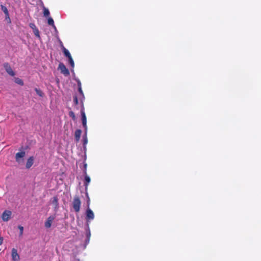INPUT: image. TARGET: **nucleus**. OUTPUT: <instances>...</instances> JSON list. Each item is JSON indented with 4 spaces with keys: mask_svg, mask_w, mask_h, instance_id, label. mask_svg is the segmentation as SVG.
<instances>
[{
    "mask_svg": "<svg viewBox=\"0 0 261 261\" xmlns=\"http://www.w3.org/2000/svg\"><path fill=\"white\" fill-rule=\"evenodd\" d=\"M86 236H87V238H88V242H89L90 238L91 236V233H90L89 228L88 227L87 232H86Z\"/></svg>",
    "mask_w": 261,
    "mask_h": 261,
    "instance_id": "21",
    "label": "nucleus"
},
{
    "mask_svg": "<svg viewBox=\"0 0 261 261\" xmlns=\"http://www.w3.org/2000/svg\"><path fill=\"white\" fill-rule=\"evenodd\" d=\"M56 218L55 215L50 216L45 221L44 223V226L46 228H49L51 227L52 222Z\"/></svg>",
    "mask_w": 261,
    "mask_h": 261,
    "instance_id": "4",
    "label": "nucleus"
},
{
    "mask_svg": "<svg viewBox=\"0 0 261 261\" xmlns=\"http://www.w3.org/2000/svg\"><path fill=\"white\" fill-rule=\"evenodd\" d=\"M4 67L7 71V72L11 76H14L15 72L12 70V68L10 66V65L8 63H5L4 64Z\"/></svg>",
    "mask_w": 261,
    "mask_h": 261,
    "instance_id": "5",
    "label": "nucleus"
},
{
    "mask_svg": "<svg viewBox=\"0 0 261 261\" xmlns=\"http://www.w3.org/2000/svg\"><path fill=\"white\" fill-rule=\"evenodd\" d=\"M89 200H90V199L88 198V204H89Z\"/></svg>",
    "mask_w": 261,
    "mask_h": 261,
    "instance_id": "32",
    "label": "nucleus"
},
{
    "mask_svg": "<svg viewBox=\"0 0 261 261\" xmlns=\"http://www.w3.org/2000/svg\"><path fill=\"white\" fill-rule=\"evenodd\" d=\"M11 212L9 211H5L2 215V219L4 221H8L11 215Z\"/></svg>",
    "mask_w": 261,
    "mask_h": 261,
    "instance_id": "7",
    "label": "nucleus"
},
{
    "mask_svg": "<svg viewBox=\"0 0 261 261\" xmlns=\"http://www.w3.org/2000/svg\"><path fill=\"white\" fill-rule=\"evenodd\" d=\"M89 242H88V238H87V240L86 241V243L88 244Z\"/></svg>",
    "mask_w": 261,
    "mask_h": 261,
    "instance_id": "31",
    "label": "nucleus"
},
{
    "mask_svg": "<svg viewBox=\"0 0 261 261\" xmlns=\"http://www.w3.org/2000/svg\"><path fill=\"white\" fill-rule=\"evenodd\" d=\"M58 199L57 197L55 196L53 198L52 203L54 205V209L56 212L57 211V210L59 208V204H58Z\"/></svg>",
    "mask_w": 261,
    "mask_h": 261,
    "instance_id": "10",
    "label": "nucleus"
},
{
    "mask_svg": "<svg viewBox=\"0 0 261 261\" xmlns=\"http://www.w3.org/2000/svg\"><path fill=\"white\" fill-rule=\"evenodd\" d=\"M43 10L44 16L45 17H48L50 14L48 9L45 8L44 6H43Z\"/></svg>",
    "mask_w": 261,
    "mask_h": 261,
    "instance_id": "16",
    "label": "nucleus"
},
{
    "mask_svg": "<svg viewBox=\"0 0 261 261\" xmlns=\"http://www.w3.org/2000/svg\"><path fill=\"white\" fill-rule=\"evenodd\" d=\"M18 228L20 230V235H22L23 231V227L21 226H19Z\"/></svg>",
    "mask_w": 261,
    "mask_h": 261,
    "instance_id": "25",
    "label": "nucleus"
},
{
    "mask_svg": "<svg viewBox=\"0 0 261 261\" xmlns=\"http://www.w3.org/2000/svg\"><path fill=\"white\" fill-rule=\"evenodd\" d=\"M33 31V32L35 34V35L38 37V38H40V35H39V31L38 30V29L37 28L34 29Z\"/></svg>",
    "mask_w": 261,
    "mask_h": 261,
    "instance_id": "19",
    "label": "nucleus"
},
{
    "mask_svg": "<svg viewBox=\"0 0 261 261\" xmlns=\"http://www.w3.org/2000/svg\"><path fill=\"white\" fill-rule=\"evenodd\" d=\"M29 26L33 30L37 28L35 24L33 23H30Z\"/></svg>",
    "mask_w": 261,
    "mask_h": 261,
    "instance_id": "24",
    "label": "nucleus"
},
{
    "mask_svg": "<svg viewBox=\"0 0 261 261\" xmlns=\"http://www.w3.org/2000/svg\"><path fill=\"white\" fill-rule=\"evenodd\" d=\"M81 134H82V131L81 129H77L75 132V134H74L75 139L77 142H78L80 140Z\"/></svg>",
    "mask_w": 261,
    "mask_h": 261,
    "instance_id": "12",
    "label": "nucleus"
},
{
    "mask_svg": "<svg viewBox=\"0 0 261 261\" xmlns=\"http://www.w3.org/2000/svg\"><path fill=\"white\" fill-rule=\"evenodd\" d=\"M73 101L76 105L78 104V100L76 96H75L73 98Z\"/></svg>",
    "mask_w": 261,
    "mask_h": 261,
    "instance_id": "27",
    "label": "nucleus"
},
{
    "mask_svg": "<svg viewBox=\"0 0 261 261\" xmlns=\"http://www.w3.org/2000/svg\"><path fill=\"white\" fill-rule=\"evenodd\" d=\"M85 184H84V185L86 187V189H87L88 184L90 182V178L89 176H88L87 175V173L85 174Z\"/></svg>",
    "mask_w": 261,
    "mask_h": 261,
    "instance_id": "14",
    "label": "nucleus"
},
{
    "mask_svg": "<svg viewBox=\"0 0 261 261\" xmlns=\"http://www.w3.org/2000/svg\"><path fill=\"white\" fill-rule=\"evenodd\" d=\"M6 19L8 21V22H11V21H9V18H8V17H7V16H6Z\"/></svg>",
    "mask_w": 261,
    "mask_h": 261,
    "instance_id": "30",
    "label": "nucleus"
},
{
    "mask_svg": "<svg viewBox=\"0 0 261 261\" xmlns=\"http://www.w3.org/2000/svg\"><path fill=\"white\" fill-rule=\"evenodd\" d=\"M34 163V158L33 156L30 157L27 162L26 164V168L29 169L33 164Z\"/></svg>",
    "mask_w": 261,
    "mask_h": 261,
    "instance_id": "11",
    "label": "nucleus"
},
{
    "mask_svg": "<svg viewBox=\"0 0 261 261\" xmlns=\"http://www.w3.org/2000/svg\"><path fill=\"white\" fill-rule=\"evenodd\" d=\"M59 68L60 69L61 73L65 75H68L69 74L68 70L63 63L59 64Z\"/></svg>",
    "mask_w": 261,
    "mask_h": 261,
    "instance_id": "6",
    "label": "nucleus"
},
{
    "mask_svg": "<svg viewBox=\"0 0 261 261\" xmlns=\"http://www.w3.org/2000/svg\"><path fill=\"white\" fill-rule=\"evenodd\" d=\"M25 153L24 151H21L17 152L15 155L16 161L19 164L23 162L22 158L25 156Z\"/></svg>",
    "mask_w": 261,
    "mask_h": 261,
    "instance_id": "3",
    "label": "nucleus"
},
{
    "mask_svg": "<svg viewBox=\"0 0 261 261\" xmlns=\"http://www.w3.org/2000/svg\"><path fill=\"white\" fill-rule=\"evenodd\" d=\"M47 22L49 25L52 26L55 29V30H56V27L54 24V20L51 17H48Z\"/></svg>",
    "mask_w": 261,
    "mask_h": 261,
    "instance_id": "15",
    "label": "nucleus"
},
{
    "mask_svg": "<svg viewBox=\"0 0 261 261\" xmlns=\"http://www.w3.org/2000/svg\"><path fill=\"white\" fill-rule=\"evenodd\" d=\"M63 50L64 55L67 58H69L71 57V56L69 51L67 49H66L64 46H63Z\"/></svg>",
    "mask_w": 261,
    "mask_h": 261,
    "instance_id": "17",
    "label": "nucleus"
},
{
    "mask_svg": "<svg viewBox=\"0 0 261 261\" xmlns=\"http://www.w3.org/2000/svg\"><path fill=\"white\" fill-rule=\"evenodd\" d=\"M81 115H82V121L83 125L85 128V135L84 136V141H83V145L84 147L85 148L86 145L88 143V139L87 137V120L85 113L83 109L81 110Z\"/></svg>",
    "mask_w": 261,
    "mask_h": 261,
    "instance_id": "1",
    "label": "nucleus"
},
{
    "mask_svg": "<svg viewBox=\"0 0 261 261\" xmlns=\"http://www.w3.org/2000/svg\"><path fill=\"white\" fill-rule=\"evenodd\" d=\"M69 115L70 117H71L72 118L73 120H75V116L74 115V113L72 111H70L69 113Z\"/></svg>",
    "mask_w": 261,
    "mask_h": 261,
    "instance_id": "23",
    "label": "nucleus"
},
{
    "mask_svg": "<svg viewBox=\"0 0 261 261\" xmlns=\"http://www.w3.org/2000/svg\"><path fill=\"white\" fill-rule=\"evenodd\" d=\"M68 60H69V63L70 64L72 68H73L74 66V62H73V60L72 57L68 58Z\"/></svg>",
    "mask_w": 261,
    "mask_h": 261,
    "instance_id": "22",
    "label": "nucleus"
},
{
    "mask_svg": "<svg viewBox=\"0 0 261 261\" xmlns=\"http://www.w3.org/2000/svg\"><path fill=\"white\" fill-rule=\"evenodd\" d=\"M35 90L38 95H39L41 97L43 96V93L41 90L38 89L37 88H35Z\"/></svg>",
    "mask_w": 261,
    "mask_h": 261,
    "instance_id": "20",
    "label": "nucleus"
},
{
    "mask_svg": "<svg viewBox=\"0 0 261 261\" xmlns=\"http://www.w3.org/2000/svg\"><path fill=\"white\" fill-rule=\"evenodd\" d=\"M86 217L89 220H93L94 218V215L92 211L88 208L86 211Z\"/></svg>",
    "mask_w": 261,
    "mask_h": 261,
    "instance_id": "9",
    "label": "nucleus"
},
{
    "mask_svg": "<svg viewBox=\"0 0 261 261\" xmlns=\"http://www.w3.org/2000/svg\"><path fill=\"white\" fill-rule=\"evenodd\" d=\"M12 257L14 261H18L19 259V256L17 253V250L13 248L12 250Z\"/></svg>",
    "mask_w": 261,
    "mask_h": 261,
    "instance_id": "8",
    "label": "nucleus"
},
{
    "mask_svg": "<svg viewBox=\"0 0 261 261\" xmlns=\"http://www.w3.org/2000/svg\"><path fill=\"white\" fill-rule=\"evenodd\" d=\"M15 82L20 85H23V82L22 80L19 78H15Z\"/></svg>",
    "mask_w": 261,
    "mask_h": 261,
    "instance_id": "18",
    "label": "nucleus"
},
{
    "mask_svg": "<svg viewBox=\"0 0 261 261\" xmlns=\"http://www.w3.org/2000/svg\"><path fill=\"white\" fill-rule=\"evenodd\" d=\"M78 89H79V92L80 93V94L83 96L84 95V94H83V91L82 90V87H78Z\"/></svg>",
    "mask_w": 261,
    "mask_h": 261,
    "instance_id": "26",
    "label": "nucleus"
},
{
    "mask_svg": "<svg viewBox=\"0 0 261 261\" xmlns=\"http://www.w3.org/2000/svg\"><path fill=\"white\" fill-rule=\"evenodd\" d=\"M1 9H2V10L5 14V15L7 16V17H8L9 18V21H10V18L9 15V12H8L7 8L6 7L4 6L3 5H1Z\"/></svg>",
    "mask_w": 261,
    "mask_h": 261,
    "instance_id": "13",
    "label": "nucleus"
},
{
    "mask_svg": "<svg viewBox=\"0 0 261 261\" xmlns=\"http://www.w3.org/2000/svg\"><path fill=\"white\" fill-rule=\"evenodd\" d=\"M81 205V200L77 196H75L74 197L73 200L72 202V205L74 210L76 212H79L80 210Z\"/></svg>",
    "mask_w": 261,
    "mask_h": 261,
    "instance_id": "2",
    "label": "nucleus"
},
{
    "mask_svg": "<svg viewBox=\"0 0 261 261\" xmlns=\"http://www.w3.org/2000/svg\"><path fill=\"white\" fill-rule=\"evenodd\" d=\"M77 83L78 87H81V83L79 80H77Z\"/></svg>",
    "mask_w": 261,
    "mask_h": 261,
    "instance_id": "28",
    "label": "nucleus"
},
{
    "mask_svg": "<svg viewBox=\"0 0 261 261\" xmlns=\"http://www.w3.org/2000/svg\"><path fill=\"white\" fill-rule=\"evenodd\" d=\"M84 168H85V170H84V174H86L87 173V172H86L87 164H85L84 165Z\"/></svg>",
    "mask_w": 261,
    "mask_h": 261,
    "instance_id": "29",
    "label": "nucleus"
}]
</instances>
